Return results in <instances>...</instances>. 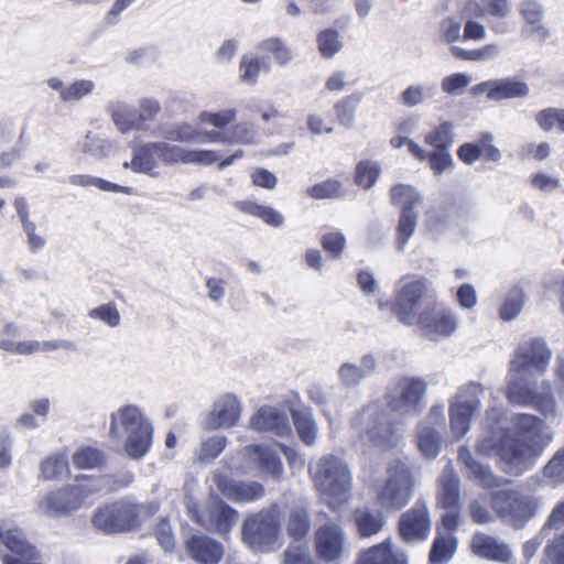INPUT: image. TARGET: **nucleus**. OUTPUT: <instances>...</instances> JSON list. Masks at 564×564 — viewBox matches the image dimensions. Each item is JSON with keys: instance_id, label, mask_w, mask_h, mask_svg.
<instances>
[{"instance_id": "33", "label": "nucleus", "mask_w": 564, "mask_h": 564, "mask_svg": "<svg viewBox=\"0 0 564 564\" xmlns=\"http://www.w3.org/2000/svg\"><path fill=\"white\" fill-rule=\"evenodd\" d=\"M354 519L359 534L364 538L379 533L386 524L383 513L369 508L357 509Z\"/></svg>"}, {"instance_id": "36", "label": "nucleus", "mask_w": 564, "mask_h": 564, "mask_svg": "<svg viewBox=\"0 0 564 564\" xmlns=\"http://www.w3.org/2000/svg\"><path fill=\"white\" fill-rule=\"evenodd\" d=\"M290 412L301 441L306 445L315 444L318 429L311 411L291 410Z\"/></svg>"}, {"instance_id": "11", "label": "nucleus", "mask_w": 564, "mask_h": 564, "mask_svg": "<svg viewBox=\"0 0 564 564\" xmlns=\"http://www.w3.org/2000/svg\"><path fill=\"white\" fill-rule=\"evenodd\" d=\"M490 500L496 513L516 529L522 528L539 508L535 498L512 490L495 491Z\"/></svg>"}, {"instance_id": "51", "label": "nucleus", "mask_w": 564, "mask_h": 564, "mask_svg": "<svg viewBox=\"0 0 564 564\" xmlns=\"http://www.w3.org/2000/svg\"><path fill=\"white\" fill-rule=\"evenodd\" d=\"M417 214L409 207L403 208L398 225L397 248L403 251L410 237L416 228Z\"/></svg>"}, {"instance_id": "26", "label": "nucleus", "mask_w": 564, "mask_h": 564, "mask_svg": "<svg viewBox=\"0 0 564 564\" xmlns=\"http://www.w3.org/2000/svg\"><path fill=\"white\" fill-rule=\"evenodd\" d=\"M470 547L475 555L489 561L506 563L512 557V552L506 543L481 532L473 535Z\"/></svg>"}, {"instance_id": "45", "label": "nucleus", "mask_w": 564, "mask_h": 564, "mask_svg": "<svg viewBox=\"0 0 564 564\" xmlns=\"http://www.w3.org/2000/svg\"><path fill=\"white\" fill-rule=\"evenodd\" d=\"M534 120L541 130L551 132L557 130L564 133V109L549 107L538 111L534 116Z\"/></svg>"}, {"instance_id": "47", "label": "nucleus", "mask_w": 564, "mask_h": 564, "mask_svg": "<svg viewBox=\"0 0 564 564\" xmlns=\"http://www.w3.org/2000/svg\"><path fill=\"white\" fill-rule=\"evenodd\" d=\"M258 50L262 53L272 54L276 64L286 66L292 61L291 50L280 37H269L258 44Z\"/></svg>"}, {"instance_id": "7", "label": "nucleus", "mask_w": 564, "mask_h": 564, "mask_svg": "<svg viewBox=\"0 0 564 564\" xmlns=\"http://www.w3.org/2000/svg\"><path fill=\"white\" fill-rule=\"evenodd\" d=\"M506 397L510 403L532 408L545 417L556 415L555 389L550 380L536 382L529 379L525 381L513 379L507 381Z\"/></svg>"}, {"instance_id": "48", "label": "nucleus", "mask_w": 564, "mask_h": 564, "mask_svg": "<svg viewBox=\"0 0 564 564\" xmlns=\"http://www.w3.org/2000/svg\"><path fill=\"white\" fill-rule=\"evenodd\" d=\"M424 142L433 149L449 150L454 142L453 124L449 121H442L425 135Z\"/></svg>"}, {"instance_id": "29", "label": "nucleus", "mask_w": 564, "mask_h": 564, "mask_svg": "<svg viewBox=\"0 0 564 564\" xmlns=\"http://www.w3.org/2000/svg\"><path fill=\"white\" fill-rule=\"evenodd\" d=\"M107 109L110 112L117 129L122 133H127L131 130H145L148 128L147 124L141 123L138 111L124 102H110L107 106Z\"/></svg>"}, {"instance_id": "41", "label": "nucleus", "mask_w": 564, "mask_h": 564, "mask_svg": "<svg viewBox=\"0 0 564 564\" xmlns=\"http://www.w3.org/2000/svg\"><path fill=\"white\" fill-rule=\"evenodd\" d=\"M270 63L264 57L243 55L240 61V79L248 85H254L261 70L269 73Z\"/></svg>"}, {"instance_id": "17", "label": "nucleus", "mask_w": 564, "mask_h": 564, "mask_svg": "<svg viewBox=\"0 0 564 564\" xmlns=\"http://www.w3.org/2000/svg\"><path fill=\"white\" fill-rule=\"evenodd\" d=\"M88 497V490L82 485H70L47 494L39 502V509L48 517H58L80 508Z\"/></svg>"}, {"instance_id": "62", "label": "nucleus", "mask_w": 564, "mask_h": 564, "mask_svg": "<svg viewBox=\"0 0 564 564\" xmlns=\"http://www.w3.org/2000/svg\"><path fill=\"white\" fill-rule=\"evenodd\" d=\"M470 83L471 77L468 74L454 73L442 78L441 88L443 93L456 96L460 95Z\"/></svg>"}, {"instance_id": "32", "label": "nucleus", "mask_w": 564, "mask_h": 564, "mask_svg": "<svg viewBox=\"0 0 564 564\" xmlns=\"http://www.w3.org/2000/svg\"><path fill=\"white\" fill-rule=\"evenodd\" d=\"M358 564H406V560L403 553L392 552L390 539H387L381 544L365 551Z\"/></svg>"}, {"instance_id": "27", "label": "nucleus", "mask_w": 564, "mask_h": 564, "mask_svg": "<svg viewBox=\"0 0 564 564\" xmlns=\"http://www.w3.org/2000/svg\"><path fill=\"white\" fill-rule=\"evenodd\" d=\"M186 549L200 564H218L224 554L221 544L206 535H193L186 542Z\"/></svg>"}, {"instance_id": "57", "label": "nucleus", "mask_w": 564, "mask_h": 564, "mask_svg": "<svg viewBox=\"0 0 564 564\" xmlns=\"http://www.w3.org/2000/svg\"><path fill=\"white\" fill-rule=\"evenodd\" d=\"M88 316L91 319L100 321L101 323H104L105 325H107L111 328L118 327L121 323V316H120L119 310L117 308L116 304L112 302L105 303L97 307L91 308L88 312Z\"/></svg>"}, {"instance_id": "9", "label": "nucleus", "mask_w": 564, "mask_h": 564, "mask_svg": "<svg viewBox=\"0 0 564 564\" xmlns=\"http://www.w3.org/2000/svg\"><path fill=\"white\" fill-rule=\"evenodd\" d=\"M414 477L409 465L393 459L387 466V479L377 490L378 505L387 510H400L413 496Z\"/></svg>"}, {"instance_id": "61", "label": "nucleus", "mask_w": 564, "mask_h": 564, "mask_svg": "<svg viewBox=\"0 0 564 564\" xmlns=\"http://www.w3.org/2000/svg\"><path fill=\"white\" fill-rule=\"evenodd\" d=\"M283 564H317L305 543H292L283 553Z\"/></svg>"}, {"instance_id": "18", "label": "nucleus", "mask_w": 564, "mask_h": 564, "mask_svg": "<svg viewBox=\"0 0 564 564\" xmlns=\"http://www.w3.org/2000/svg\"><path fill=\"white\" fill-rule=\"evenodd\" d=\"M421 328L424 336L431 340L449 337L457 328L458 319L451 310L432 305L424 308L417 316L415 323Z\"/></svg>"}, {"instance_id": "38", "label": "nucleus", "mask_w": 564, "mask_h": 564, "mask_svg": "<svg viewBox=\"0 0 564 564\" xmlns=\"http://www.w3.org/2000/svg\"><path fill=\"white\" fill-rule=\"evenodd\" d=\"M235 206L242 213L253 215L262 219L265 224L272 227H280L284 223V217L281 213L269 206L259 205L250 200H240Z\"/></svg>"}, {"instance_id": "6", "label": "nucleus", "mask_w": 564, "mask_h": 564, "mask_svg": "<svg viewBox=\"0 0 564 564\" xmlns=\"http://www.w3.org/2000/svg\"><path fill=\"white\" fill-rule=\"evenodd\" d=\"M427 382L421 377L398 376L386 388L389 410L400 416L417 415L424 408Z\"/></svg>"}, {"instance_id": "40", "label": "nucleus", "mask_w": 564, "mask_h": 564, "mask_svg": "<svg viewBox=\"0 0 564 564\" xmlns=\"http://www.w3.org/2000/svg\"><path fill=\"white\" fill-rule=\"evenodd\" d=\"M80 152L94 159H105L112 153V143L97 134L88 132L82 141L78 142Z\"/></svg>"}, {"instance_id": "35", "label": "nucleus", "mask_w": 564, "mask_h": 564, "mask_svg": "<svg viewBox=\"0 0 564 564\" xmlns=\"http://www.w3.org/2000/svg\"><path fill=\"white\" fill-rule=\"evenodd\" d=\"M362 99L361 93H354L349 96H346L339 99L334 105V113L337 122L347 128L351 129L355 124V116L358 109V106Z\"/></svg>"}, {"instance_id": "63", "label": "nucleus", "mask_w": 564, "mask_h": 564, "mask_svg": "<svg viewBox=\"0 0 564 564\" xmlns=\"http://www.w3.org/2000/svg\"><path fill=\"white\" fill-rule=\"evenodd\" d=\"M425 161L435 175H441L454 164L451 151L443 149H433L427 153Z\"/></svg>"}, {"instance_id": "2", "label": "nucleus", "mask_w": 564, "mask_h": 564, "mask_svg": "<svg viewBox=\"0 0 564 564\" xmlns=\"http://www.w3.org/2000/svg\"><path fill=\"white\" fill-rule=\"evenodd\" d=\"M217 160V152L213 150H194L166 141H156L135 148L131 162H124L123 166L130 167L135 173L155 176L158 161L165 165H212Z\"/></svg>"}, {"instance_id": "21", "label": "nucleus", "mask_w": 564, "mask_h": 564, "mask_svg": "<svg viewBox=\"0 0 564 564\" xmlns=\"http://www.w3.org/2000/svg\"><path fill=\"white\" fill-rule=\"evenodd\" d=\"M241 413V404L232 393L220 395L213 404L205 417L204 426L207 430L229 429L235 426Z\"/></svg>"}, {"instance_id": "16", "label": "nucleus", "mask_w": 564, "mask_h": 564, "mask_svg": "<svg viewBox=\"0 0 564 564\" xmlns=\"http://www.w3.org/2000/svg\"><path fill=\"white\" fill-rule=\"evenodd\" d=\"M401 282L403 284L395 294L392 311L402 324L413 325L417 322L421 300L429 293L432 283L424 276L411 281L402 279Z\"/></svg>"}, {"instance_id": "49", "label": "nucleus", "mask_w": 564, "mask_h": 564, "mask_svg": "<svg viewBox=\"0 0 564 564\" xmlns=\"http://www.w3.org/2000/svg\"><path fill=\"white\" fill-rule=\"evenodd\" d=\"M73 464L79 469L101 468L106 463L105 454L94 447H84L73 454Z\"/></svg>"}, {"instance_id": "15", "label": "nucleus", "mask_w": 564, "mask_h": 564, "mask_svg": "<svg viewBox=\"0 0 564 564\" xmlns=\"http://www.w3.org/2000/svg\"><path fill=\"white\" fill-rule=\"evenodd\" d=\"M187 510L199 525L220 534L229 533L238 519V512L218 498H212L202 509L188 503Z\"/></svg>"}, {"instance_id": "59", "label": "nucleus", "mask_w": 564, "mask_h": 564, "mask_svg": "<svg viewBox=\"0 0 564 564\" xmlns=\"http://www.w3.org/2000/svg\"><path fill=\"white\" fill-rule=\"evenodd\" d=\"M318 51L325 58H332L341 48V42L337 31L326 29L317 35Z\"/></svg>"}, {"instance_id": "43", "label": "nucleus", "mask_w": 564, "mask_h": 564, "mask_svg": "<svg viewBox=\"0 0 564 564\" xmlns=\"http://www.w3.org/2000/svg\"><path fill=\"white\" fill-rule=\"evenodd\" d=\"M227 445V438L224 435H212L203 440L195 451V457L199 463H210L216 459Z\"/></svg>"}, {"instance_id": "64", "label": "nucleus", "mask_w": 564, "mask_h": 564, "mask_svg": "<svg viewBox=\"0 0 564 564\" xmlns=\"http://www.w3.org/2000/svg\"><path fill=\"white\" fill-rule=\"evenodd\" d=\"M541 564H564V532L547 543Z\"/></svg>"}, {"instance_id": "1", "label": "nucleus", "mask_w": 564, "mask_h": 564, "mask_svg": "<svg viewBox=\"0 0 564 564\" xmlns=\"http://www.w3.org/2000/svg\"><path fill=\"white\" fill-rule=\"evenodd\" d=\"M510 422L500 441V465L503 471L519 476L534 466L543 449L539 446L543 422L528 413L514 414Z\"/></svg>"}, {"instance_id": "3", "label": "nucleus", "mask_w": 564, "mask_h": 564, "mask_svg": "<svg viewBox=\"0 0 564 564\" xmlns=\"http://www.w3.org/2000/svg\"><path fill=\"white\" fill-rule=\"evenodd\" d=\"M109 434L117 441L124 438L127 455L140 459L152 445L153 426L139 406L126 404L111 413Z\"/></svg>"}, {"instance_id": "23", "label": "nucleus", "mask_w": 564, "mask_h": 564, "mask_svg": "<svg viewBox=\"0 0 564 564\" xmlns=\"http://www.w3.org/2000/svg\"><path fill=\"white\" fill-rule=\"evenodd\" d=\"M215 484L221 495L236 503H250L265 494L264 486L258 481L236 480L225 475H217Z\"/></svg>"}, {"instance_id": "50", "label": "nucleus", "mask_w": 564, "mask_h": 564, "mask_svg": "<svg viewBox=\"0 0 564 564\" xmlns=\"http://www.w3.org/2000/svg\"><path fill=\"white\" fill-rule=\"evenodd\" d=\"M40 468L43 478L58 479L68 471L67 456L64 453L52 454L42 460Z\"/></svg>"}, {"instance_id": "52", "label": "nucleus", "mask_w": 564, "mask_h": 564, "mask_svg": "<svg viewBox=\"0 0 564 564\" xmlns=\"http://www.w3.org/2000/svg\"><path fill=\"white\" fill-rule=\"evenodd\" d=\"M163 137L172 142L191 143L203 141L200 139V132L195 127L186 122L164 129Z\"/></svg>"}, {"instance_id": "8", "label": "nucleus", "mask_w": 564, "mask_h": 564, "mask_svg": "<svg viewBox=\"0 0 564 564\" xmlns=\"http://www.w3.org/2000/svg\"><path fill=\"white\" fill-rule=\"evenodd\" d=\"M242 541L253 552L269 553L280 547V520L275 508L248 517L241 529Z\"/></svg>"}, {"instance_id": "42", "label": "nucleus", "mask_w": 564, "mask_h": 564, "mask_svg": "<svg viewBox=\"0 0 564 564\" xmlns=\"http://www.w3.org/2000/svg\"><path fill=\"white\" fill-rule=\"evenodd\" d=\"M259 126L253 121H241L229 130V143L256 144L260 142Z\"/></svg>"}, {"instance_id": "39", "label": "nucleus", "mask_w": 564, "mask_h": 564, "mask_svg": "<svg viewBox=\"0 0 564 564\" xmlns=\"http://www.w3.org/2000/svg\"><path fill=\"white\" fill-rule=\"evenodd\" d=\"M449 52L457 59L467 62H488L495 59L499 55L500 47L496 43H490L475 50H465L463 47L452 45L449 46Z\"/></svg>"}, {"instance_id": "12", "label": "nucleus", "mask_w": 564, "mask_h": 564, "mask_svg": "<svg viewBox=\"0 0 564 564\" xmlns=\"http://www.w3.org/2000/svg\"><path fill=\"white\" fill-rule=\"evenodd\" d=\"M484 388L477 382L462 386L449 405L451 427L454 435L463 437L470 429V420L479 410Z\"/></svg>"}, {"instance_id": "54", "label": "nucleus", "mask_w": 564, "mask_h": 564, "mask_svg": "<svg viewBox=\"0 0 564 564\" xmlns=\"http://www.w3.org/2000/svg\"><path fill=\"white\" fill-rule=\"evenodd\" d=\"M468 477L482 488H498L505 484V479L496 476L488 465L478 463L473 465L468 471Z\"/></svg>"}, {"instance_id": "55", "label": "nucleus", "mask_w": 564, "mask_h": 564, "mask_svg": "<svg viewBox=\"0 0 564 564\" xmlns=\"http://www.w3.org/2000/svg\"><path fill=\"white\" fill-rule=\"evenodd\" d=\"M308 196L314 199L338 198L344 195L343 185L336 180H326L306 189Z\"/></svg>"}, {"instance_id": "5", "label": "nucleus", "mask_w": 564, "mask_h": 564, "mask_svg": "<svg viewBox=\"0 0 564 564\" xmlns=\"http://www.w3.org/2000/svg\"><path fill=\"white\" fill-rule=\"evenodd\" d=\"M553 352L542 337H529L518 343L508 362V380L538 379L549 371Z\"/></svg>"}, {"instance_id": "44", "label": "nucleus", "mask_w": 564, "mask_h": 564, "mask_svg": "<svg viewBox=\"0 0 564 564\" xmlns=\"http://www.w3.org/2000/svg\"><path fill=\"white\" fill-rule=\"evenodd\" d=\"M417 445L425 457L434 458L440 453L441 436L435 429L420 424L417 427Z\"/></svg>"}, {"instance_id": "13", "label": "nucleus", "mask_w": 564, "mask_h": 564, "mask_svg": "<svg viewBox=\"0 0 564 564\" xmlns=\"http://www.w3.org/2000/svg\"><path fill=\"white\" fill-rule=\"evenodd\" d=\"M352 427L368 442L380 446L390 445L394 433L389 414L379 403L364 406L352 420Z\"/></svg>"}, {"instance_id": "4", "label": "nucleus", "mask_w": 564, "mask_h": 564, "mask_svg": "<svg viewBox=\"0 0 564 564\" xmlns=\"http://www.w3.org/2000/svg\"><path fill=\"white\" fill-rule=\"evenodd\" d=\"M308 474L317 491L332 508L348 501L351 490V474L347 464L335 455H324L308 465Z\"/></svg>"}, {"instance_id": "24", "label": "nucleus", "mask_w": 564, "mask_h": 564, "mask_svg": "<svg viewBox=\"0 0 564 564\" xmlns=\"http://www.w3.org/2000/svg\"><path fill=\"white\" fill-rule=\"evenodd\" d=\"M250 425L259 432H270L278 436H288L292 433L289 414L284 408H260L252 416Z\"/></svg>"}, {"instance_id": "46", "label": "nucleus", "mask_w": 564, "mask_h": 564, "mask_svg": "<svg viewBox=\"0 0 564 564\" xmlns=\"http://www.w3.org/2000/svg\"><path fill=\"white\" fill-rule=\"evenodd\" d=\"M456 550V539L447 533L435 538L431 552L430 561L432 564H441L449 561Z\"/></svg>"}, {"instance_id": "53", "label": "nucleus", "mask_w": 564, "mask_h": 564, "mask_svg": "<svg viewBox=\"0 0 564 564\" xmlns=\"http://www.w3.org/2000/svg\"><path fill=\"white\" fill-rule=\"evenodd\" d=\"M523 303V291L519 288H513L499 308V317L506 322L513 321L521 312Z\"/></svg>"}, {"instance_id": "56", "label": "nucleus", "mask_w": 564, "mask_h": 564, "mask_svg": "<svg viewBox=\"0 0 564 564\" xmlns=\"http://www.w3.org/2000/svg\"><path fill=\"white\" fill-rule=\"evenodd\" d=\"M391 202L403 208L409 207L414 210L415 206L421 202V197L414 187L410 185L399 184L391 189Z\"/></svg>"}, {"instance_id": "58", "label": "nucleus", "mask_w": 564, "mask_h": 564, "mask_svg": "<svg viewBox=\"0 0 564 564\" xmlns=\"http://www.w3.org/2000/svg\"><path fill=\"white\" fill-rule=\"evenodd\" d=\"M438 40L443 44H449L462 39V21L454 17L444 18L438 24Z\"/></svg>"}, {"instance_id": "22", "label": "nucleus", "mask_w": 564, "mask_h": 564, "mask_svg": "<svg viewBox=\"0 0 564 564\" xmlns=\"http://www.w3.org/2000/svg\"><path fill=\"white\" fill-rule=\"evenodd\" d=\"M431 530V520L426 505L417 500L414 506L402 513L399 521V531L405 542L425 540Z\"/></svg>"}, {"instance_id": "30", "label": "nucleus", "mask_w": 564, "mask_h": 564, "mask_svg": "<svg viewBox=\"0 0 564 564\" xmlns=\"http://www.w3.org/2000/svg\"><path fill=\"white\" fill-rule=\"evenodd\" d=\"M459 502V480L452 469H445L438 479L437 505L444 509H456Z\"/></svg>"}, {"instance_id": "34", "label": "nucleus", "mask_w": 564, "mask_h": 564, "mask_svg": "<svg viewBox=\"0 0 564 564\" xmlns=\"http://www.w3.org/2000/svg\"><path fill=\"white\" fill-rule=\"evenodd\" d=\"M68 183L76 187H97L104 192L122 193L126 195L133 194V188L130 186H121L119 184L88 174L70 175L68 177Z\"/></svg>"}, {"instance_id": "28", "label": "nucleus", "mask_w": 564, "mask_h": 564, "mask_svg": "<svg viewBox=\"0 0 564 564\" xmlns=\"http://www.w3.org/2000/svg\"><path fill=\"white\" fill-rule=\"evenodd\" d=\"M246 455L258 464L260 474L274 480H280L283 477L284 469L281 459L269 446L249 445Z\"/></svg>"}, {"instance_id": "37", "label": "nucleus", "mask_w": 564, "mask_h": 564, "mask_svg": "<svg viewBox=\"0 0 564 564\" xmlns=\"http://www.w3.org/2000/svg\"><path fill=\"white\" fill-rule=\"evenodd\" d=\"M435 93V85L412 84L399 95L398 100L406 108H414L431 99Z\"/></svg>"}, {"instance_id": "31", "label": "nucleus", "mask_w": 564, "mask_h": 564, "mask_svg": "<svg viewBox=\"0 0 564 564\" xmlns=\"http://www.w3.org/2000/svg\"><path fill=\"white\" fill-rule=\"evenodd\" d=\"M311 530L308 508L305 503L293 505L288 513L286 532L295 541L303 540Z\"/></svg>"}, {"instance_id": "25", "label": "nucleus", "mask_w": 564, "mask_h": 564, "mask_svg": "<svg viewBox=\"0 0 564 564\" xmlns=\"http://www.w3.org/2000/svg\"><path fill=\"white\" fill-rule=\"evenodd\" d=\"M0 543L21 557L26 560L37 558L36 549L26 541L22 530L6 518H0Z\"/></svg>"}, {"instance_id": "14", "label": "nucleus", "mask_w": 564, "mask_h": 564, "mask_svg": "<svg viewBox=\"0 0 564 564\" xmlns=\"http://www.w3.org/2000/svg\"><path fill=\"white\" fill-rule=\"evenodd\" d=\"M316 557L325 564H340L347 554V539L341 525L336 521L321 524L314 533Z\"/></svg>"}, {"instance_id": "19", "label": "nucleus", "mask_w": 564, "mask_h": 564, "mask_svg": "<svg viewBox=\"0 0 564 564\" xmlns=\"http://www.w3.org/2000/svg\"><path fill=\"white\" fill-rule=\"evenodd\" d=\"M469 93L473 96L486 94L489 100L500 101L503 99L525 98L529 96L530 88L527 83L517 77H506L476 84L470 88Z\"/></svg>"}, {"instance_id": "60", "label": "nucleus", "mask_w": 564, "mask_h": 564, "mask_svg": "<svg viewBox=\"0 0 564 564\" xmlns=\"http://www.w3.org/2000/svg\"><path fill=\"white\" fill-rule=\"evenodd\" d=\"M380 175V166L377 162L361 161L356 169V182L359 186L368 189L373 186Z\"/></svg>"}, {"instance_id": "10", "label": "nucleus", "mask_w": 564, "mask_h": 564, "mask_svg": "<svg viewBox=\"0 0 564 564\" xmlns=\"http://www.w3.org/2000/svg\"><path fill=\"white\" fill-rule=\"evenodd\" d=\"M141 507L119 500L99 508L91 518L93 527L106 534L129 532L140 525Z\"/></svg>"}, {"instance_id": "20", "label": "nucleus", "mask_w": 564, "mask_h": 564, "mask_svg": "<svg viewBox=\"0 0 564 564\" xmlns=\"http://www.w3.org/2000/svg\"><path fill=\"white\" fill-rule=\"evenodd\" d=\"M378 371V358L376 355L364 354L358 362L345 361L337 369V379L341 388L346 390L357 389L361 382Z\"/></svg>"}]
</instances>
